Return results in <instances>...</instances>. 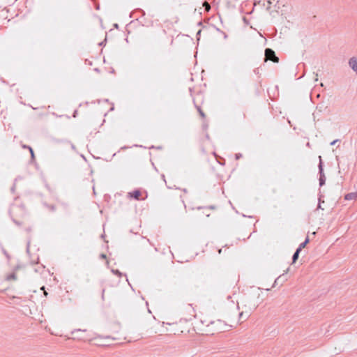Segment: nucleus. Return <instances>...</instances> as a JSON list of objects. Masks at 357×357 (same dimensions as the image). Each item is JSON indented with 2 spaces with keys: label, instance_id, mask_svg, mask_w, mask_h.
I'll use <instances>...</instances> for the list:
<instances>
[{
  "label": "nucleus",
  "instance_id": "f3484780",
  "mask_svg": "<svg viewBox=\"0 0 357 357\" xmlns=\"http://www.w3.org/2000/svg\"><path fill=\"white\" fill-rule=\"evenodd\" d=\"M199 114H201V116L202 117H204V114L202 112V111L200 109H199Z\"/></svg>",
  "mask_w": 357,
  "mask_h": 357
},
{
  "label": "nucleus",
  "instance_id": "2eb2a0df",
  "mask_svg": "<svg viewBox=\"0 0 357 357\" xmlns=\"http://www.w3.org/2000/svg\"><path fill=\"white\" fill-rule=\"evenodd\" d=\"M338 141V139H335V140H333V142H331V145H335V143Z\"/></svg>",
  "mask_w": 357,
  "mask_h": 357
},
{
  "label": "nucleus",
  "instance_id": "dca6fc26",
  "mask_svg": "<svg viewBox=\"0 0 357 357\" xmlns=\"http://www.w3.org/2000/svg\"><path fill=\"white\" fill-rule=\"evenodd\" d=\"M20 268V266H17L16 267H15V268L13 269V271L15 272H17V271Z\"/></svg>",
  "mask_w": 357,
  "mask_h": 357
},
{
  "label": "nucleus",
  "instance_id": "f8f14e48",
  "mask_svg": "<svg viewBox=\"0 0 357 357\" xmlns=\"http://www.w3.org/2000/svg\"><path fill=\"white\" fill-rule=\"evenodd\" d=\"M203 6L205 7L206 11H209L211 9L210 5L207 2H204Z\"/></svg>",
  "mask_w": 357,
  "mask_h": 357
},
{
  "label": "nucleus",
  "instance_id": "39448f33",
  "mask_svg": "<svg viewBox=\"0 0 357 357\" xmlns=\"http://www.w3.org/2000/svg\"><path fill=\"white\" fill-rule=\"evenodd\" d=\"M344 198L347 201H355L357 199V192L347 193L344 195Z\"/></svg>",
  "mask_w": 357,
  "mask_h": 357
},
{
  "label": "nucleus",
  "instance_id": "6e6552de",
  "mask_svg": "<svg viewBox=\"0 0 357 357\" xmlns=\"http://www.w3.org/2000/svg\"><path fill=\"white\" fill-rule=\"evenodd\" d=\"M301 250L300 249H296V252H294V255H293V257H292V261H293V263H294L298 257V255H299V253H300Z\"/></svg>",
  "mask_w": 357,
  "mask_h": 357
},
{
  "label": "nucleus",
  "instance_id": "1a4fd4ad",
  "mask_svg": "<svg viewBox=\"0 0 357 357\" xmlns=\"http://www.w3.org/2000/svg\"><path fill=\"white\" fill-rule=\"evenodd\" d=\"M308 242H309V238H306L305 241L303 243H302L297 249H300V250H301L303 248H304L305 247V245L308 243Z\"/></svg>",
  "mask_w": 357,
  "mask_h": 357
},
{
  "label": "nucleus",
  "instance_id": "a211bd4d",
  "mask_svg": "<svg viewBox=\"0 0 357 357\" xmlns=\"http://www.w3.org/2000/svg\"><path fill=\"white\" fill-rule=\"evenodd\" d=\"M30 151H31V155L33 156V150L31 148H30Z\"/></svg>",
  "mask_w": 357,
  "mask_h": 357
},
{
  "label": "nucleus",
  "instance_id": "4468645a",
  "mask_svg": "<svg viewBox=\"0 0 357 357\" xmlns=\"http://www.w3.org/2000/svg\"><path fill=\"white\" fill-rule=\"evenodd\" d=\"M3 253L4 255H6V257H7L8 259H10V256L7 253L6 251L3 250Z\"/></svg>",
  "mask_w": 357,
  "mask_h": 357
},
{
  "label": "nucleus",
  "instance_id": "0eeeda50",
  "mask_svg": "<svg viewBox=\"0 0 357 357\" xmlns=\"http://www.w3.org/2000/svg\"><path fill=\"white\" fill-rule=\"evenodd\" d=\"M130 196L134 197L136 199H139V197L140 195V192L139 190H135L133 192L130 193Z\"/></svg>",
  "mask_w": 357,
  "mask_h": 357
},
{
  "label": "nucleus",
  "instance_id": "f257e3e1",
  "mask_svg": "<svg viewBox=\"0 0 357 357\" xmlns=\"http://www.w3.org/2000/svg\"><path fill=\"white\" fill-rule=\"evenodd\" d=\"M237 307L241 310L238 314V322H243L250 317L252 307L250 306L248 301L245 299H243L240 303H238Z\"/></svg>",
  "mask_w": 357,
  "mask_h": 357
},
{
  "label": "nucleus",
  "instance_id": "aec40b11",
  "mask_svg": "<svg viewBox=\"0 0 357 357\" xmlns=\"http://www.w3.org/2000/svg\"><path fill=\"white\" fill-rule=\"evenodd\" d=\"M318 208H321L320 204L318 206Z\"/></svg>",
  "mask_w": 357,
  "mask_h": 357
},
{
  "label": "nucleus",
  "instance_id": "9d476101",
  "mask_svg": "<svg viewBox=\"0 0 357 357\" xmlns=\"http://www.w3.org/2000/svg\"><path fill=\"white\" fill-rule=\"evenodd\" d=\"M319 162H320L319 165V169L320 171V174H321V176H322V174H324V172H323V167H322V162H321V157L319 156Z\"/></svg>",
  "mask_w": 357,
  "mask_h": 357
},
{
  "label": "nucleus",
  "instance_id": "6ab92c4d",
  "mask_svg": "<svg viewBox=\"0 0 357 357\" xmlns=\"http://www.w3.org/2000/svg\"><path fill=\"white\" fill-rule=\"evenodd\" d=\"M101 257H102V258H105V255H102Z\"/></svg>",
  "mask_w": 357,
  "mask_h": 357
},
{
  "label": "nucleus",
  "instance_id": "423d86ee",
  "mask_svg": "<svg viewBox=\"0 0 357 357\" xmlns=\"http://www.w3.org/2000/svg\"><path fill=\"white\" fill-rule=\"evenodd\" d=\"M5 280L8 282L16 281L17 280L16 272L13 271L11 273L6 275L5 277Z\"/></svg>",
  "mask_w": 357,
  "mask_h": 357
},
{
  "label": "nucleus",
  "instance_id": "ddd939ff",
  "mask_svg": "<svg viewBox=\"0 0 357 357\" xmlns=\"http://www.w3.org/2000/svg\"><path fill=\"white\" fill-rule=\"evenodd\" d=\"M79 331H85V330L75 329V330H74L73 331H72V334H75V333H76L77 332H79Z\"/></svg>",
  "mask_w": 357,
  "mask_h": 357
},
{
  "label": "nucleus",
  "instance_id": "f03ea898",
  "mask_svg": "<svg viewBox=\"0 0 357 357\" xmlns=\"http://www.w3.org/2000/svg\"><path fill=\"white\" fill-rule=\"evenodd\" d=\"M167 325H171L169 323L159 322L154 318V321L151 323L148 328V332L150 334H163L168 331L167 328Z\"/></svg>",
  "mask_w": 357,
  "mask_h": 357
},
{
  "label": "nucleus",
  "instance_id": "9b49d317",
  "mask_svg": "<svg viewBox=\"0 0 357 357\" xmlns=\"http://www.w3.org/2000/svg\"><path fill=\"white\" fill-rule=\"evenodd\" d=\"M325 183V176L324 174H322V176H320L319 178V185L321 186Z\"/></svg>",
  "mask_w": 357,
  "mask_h": 357
},
{
  "label": "nucleus",
  "instance_id": "7ed1b4c3",
  "mask_svg": "<svg viewBox=\"0 0 357 357\" xmlns=\"http://www.w3.org/2000/svg\"><path fill=\"white\" fill-rule=\"evenodd\" d=\"M348 65L352 71L357 75V56H352L348 61Z\"/></svg>",
  "mask_w": 357,
  "mask_h": 357
},
{
  "label": "nucleus",
  "instance_id": "20e7f679",
  "mask_svg": "<svg viewBox=\"0 0 357 357\" xmlns=\"http://www.w3.org/2000/svg\"><path fill=\"white\" fill-rule=\"evenodd\" d=\"M265 56L267 59L271 60L274 62L278 61V58L275 56L274 51L271 49H266L265 50Z\"/></svg>",
  "mask_w": 357,
  "mask_h": 357
}]
</instances>
